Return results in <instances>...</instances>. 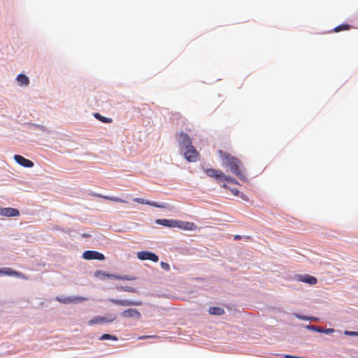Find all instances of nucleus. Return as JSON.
<instances>
[{"label":"nucleus","instance_id":"nucleus-1","mask_svg":"<svg viewBox=\"0 0 358 358\" xmlns=\"http://www.w3.org/2000/svg\"><path fill=\"white\" fill-rule=\"evenodd\" d=\"M218 153L224 166L229 168L241 180H247L243 165L239 159L222 150H219Z\"/></svg>","mask_w":358,"mask_h":358},{"label":"nucleus","instance_id":"nucleus-2","mask_svg":"<svg viewBox=\"0 0 358 358\" xmlns=\"http://www.w3.org/2000/svg\"><path fill=\"white\" fill-rule=\"evenodd\" d=\"M117 319L115 314H108L106 317L95 316L88 321V324L90 326L95 324H103L105 323H111Z\"/></svg>","mask_w":358,"mask_h":358},{"label":"nucleus","instance_id":"nucleus-3","mask_svg":"<svg viewBox=\"0 0 358 358\" xmlns=\"http://www.w3.org/2000/svg\"><path fill=\"white\" fill-rule=\"evenodd\" d=\"M185 150L184 157L187 162H195L197 161L199 153L193 145L185 149Z\"/></svg>","mask_w":358,"mask_h":358},{"label":"nucleus","instance_id":"nucleus-4","mask_svg":"<svg viewBox=\"0 0 358 358\" xmlns=\"http://www.w3.org/2000/svg\"><path fill=\"white\" fill-rule=\"evenodd\" d=\"M178 140L181 150H185L192 146V143L189 136L184 132L179 134Z\"/></svg>","mask_w":358,"mask_h":358},{"label":"nucleus","instance_id":"nucleus-5","mask_svg":"<svg viewBox=\"0 0 358 358\" xmlns=\"http://www.w3.org/2000/svg\"><path fill=\"white\" fill-rule=\"evenodd\" d=\"M109 301L113 304L121 306H138L142 305V302L141 301H131L116 299H110Z\"/></svg>","mask_w":358,"mask_h":358},{"label":"nucleus","instance_id":"nucleus-6","mask_svg":"<svg viewBox=\"0 0 358 358\" xmlns=\"http://www.w3.org/2000/svg\"><path fill=\"white\" fill-rule=\"evenodd\" d=\"M137 257L141 260H150L154 262H157L159 260V257L157 255L149 251H141L137 252Z\"/></svg>","mask_w":358,"mask_h":358},{"label":"nucleus","instance_id":"nucleus-7","mask_svg":"<svg viewBox=\"0 0 358 358\" xmlns=\"http://www.w3.org/2000/svg\"><path fill=\"white\" fill-rule=\"evenodd\" d=\"M176 227L185 231H196L198 228L194 222L178 220Z\"/></svg>","mask_w":358,"mask_h":358},{"label":"nucleus","instance_id":"nucleus-8","mask_svg":"<svg viewBox=\"0 0 358 358\" xmlns=\"http://www.w3.org/2000/svg\"><path fill=\"white\" fill-rule=\"evenodd\" d=\"M83 257L85 259H98V260H103L105 257L103 254L93 250H87L83 252Z\"/></svg>","mask_w":358,"mask_h":358},{"label":"nucleus","instance_id":"nucleus-9","mask_svg":"<svg viewBox=\"0 0 358 358\" xmlns=\"http://www.w3.org/2000/svg\"><path fill=\"white\" fill-rule=\"evenodd\" d=\"M121 316L124 318L134 317L137 320L141 319V313L134 308H129L125 310L121 313Z\"/></svg>","mask_w":358,"mask_h":358},{"label":"nucleus","instance_id":"nucleus-10","mask_svg":"<svg viewBox=\"0 0 358 358\" xmlns=\"http://www.w3.org/2000/svg\"><path fill=\"white\" fill-rule=\"evenodd\" d=\"M204 173L210 178H213L217 180H221L222 177H224V173L217 169H206Z\"/></svg>","mask_w":358,"mask_h":358},{"label":"nucleus","instance_id":"nucleus-11","mask_svg":"<svg viewBox=\"0 0 358 358\" xmlns=\"http://www.w3.org/2000/svg\"><path fill=\"white\" fill-rule=\"evenodd\" d=\"M57 300L62 303H77L79 302H83L86 300L85 298L82 296L77 297H57Z\"/></svg>","mask_w":358,"mask_h":358},{"label":"nucleus","instance_id":"nucleus-12","mask_svg":"<svg viewBox=\"0 0 358 358\" xmlns=\"http://www.w3.org/2000/svg\"><path fill=\"white\" fill-rule=\"evenodd\" d=\"M14 159L15 160V162L17 164H19L20 165H21L24 167L31 168V167L34 166L33 162L24 158V157H22L21 155H14Z\"/></svg>","mask_w":358,"mask_h":358},{"label":"nucleus","instance_id":"nucleus-13","mask_svg":"<svg viewBox=\"0 0 358 358\" xmlns=\"http://www.w3.org/2000/svg\"><path fill=\"white\" fill-rule=\"evenodd\" d=\"M0 215L6 217H17L20 215V211L13 208H0Z\"/></svg>","mask_w":358,"mask_h":358},{"label":"nucleus","instance_id":"nucleus-14","mask_svg":"<svg viewBox=\"0 0 358 358\" xmlns=\"http://www.w3.org/2000/svg\"><path fill=\"white\" fill-rule=\"evenodd\" d=\"M296 280H298L299 281L303 282L308 283L310 285H315L317 282V280L316 278H315L312 275H310L308 274L298 275L296 276Z\"/></svg>","mask_w":358,"mask_h":358},{"label":"nucleus","instance_id":"nucleus-15","mask_svg":"<svg viewBox=\"0 0 358 358\" xmlns=\"http://www.w3.org/2000/svg\"><path fill=\"white\" fill-rule=\"evenodd\" d=\"M156 223L164 227L175 228L177 224V220L158 219Z\"/></svg>","mask_w":358,"mask_h":358},{"label":"nucleus","instance_id":"nucleus-16","mask_svg":"<svg viewBox=\"0 0 358 358\" xmlns=\"http://www.w3.org/2000/svg\"><path fill=\"white\" fill-rule=\"evenodd\" d=\"M1 275H13L17 277H20V273L17 271H13L10 268H0V276Z\"/></svg>","mask_w":358,"mask_h":358},{"label":"nucleus","instance_id":"nucleus-17","mask_svg":"<svg viewBox=\"0 0 358 358\" xmlns=\"http://www.w3.org/2000/svg\"><path fill=\"white\" fill-rule=\"evenodd\" d=\"M93 195L96 196L97 197H101V198H103V199H105L107 200H110V201H115V202H120V203H127V201L120 199V198H118V197H116V196H103V195H101L99 194H94Z\"/></svg>","mask_w":358,"mask_h":358},{"label":"nucleus","instance_id":"nucleus-18","mask_svg":"<svg viewBox=\"0 0 358 358\" xmlns=\"http://www.w3.org/2000/svg\"><path fill=\"white\" fill-rule=\"evenodd\" d=\"M134 201L138 203L147 204V205H150V206H155V207H158V208L162 207V206L158 205L157 203H156L155 202H151L150 201H147L142 198H134Z\"/></svg>","mask_w":358,"mask_h":358},{"label":"nucleus","instance_id":"nucleus-19","mask_svg":"<svg viewBox=\"0 0 358 358\" xmlns=\"http://www.w3.org/2000/svg\"><path fill=\"white\" fill-rule=\"evenodd\" d=\"M94 275H95V277H96L97 278H99V279H104L105 278H114V277H115V275L108 274L106 272H105L103 271H101V270L96 271L94 273Z\"/></svg>","mask_w":358,"mask_h":358},{"label":"nucleus","instance_id":"nucleus-20","mask_svg":"<svg viewBox=\"0 0 358 358\" xmlns=\"http://www.w3.org/2000/svg\"><path fill=\"white\" fill-rule=\"evenodd\" d=\"M208 313L210 315H222L224 313V310L223 308L220 307H210L208 309Z\"/></svg>","mask_w":358,"mask_h":358},{"label":"nucleus","instance_id":"nucleus-21","mask_svg":"<svg viewBox=\"0 0 358 358\" xmlns=\"http://www.w3.org/2000/svg\"><path fill=\"white\" fill-rule=\"evenodd\" d=\"M17 80L21 85L27 86L29 83V80L24 74H20L17 77Z\"/></svg>","mask_w":358,"mask_h":358},{"label":"nucleus","instance_id":"nucleus-22","mask_svg":"<svg viewBox=\"0 0 358 358\" xmlns=\"http://www.w3.org/2000/svg\"><path fill=\"white\" fill-rule=\"evenodd\" d=\"M94 116L96 119L104 123H111L113 122L112 118L103 117L98 113H94Z\"/></svg>","mask_w":358,"mask_h":358},{"label":"nucleus","instance_id":"nucleus-23","mask_svg":"<svg viewBox=\"0 0 358 358\" xmlns=\"http://www.w3.org/2000/svg\"><path fill=\"white\" fill-rule=\"evenodd\" d=\"M99 340H101V341H103V340L117 341V337L115 336L108 334H104L99 338Z\"/></svg>","mask_w":358,"mask_h":358},{"label":"nucleus","instance_id":"nucleus-24","mask_svg":"<svg viewBox=\"0 0 358 358\" xmlns=\"http://www.w3.org/2000/svg\"><path fill=\"white\" fill-rule=\"evenodd\" d=\"M221 180L227 181V182H229L233 183V184H237V185L238 184V181L235 178H234L231 176H227L224 173V177H222Z\"/></svg>","mask_w":358,"mask_h":358},{"label":"nucleus","instance_id":"nucleus-25","mask_svg":"<svg viewBox=\"0 0 358 358\" xmlns=\"http://www.w3.org/2000/svg\"><path fill=\"white\" fill-rule=\"evenodd\" d=\"M119 290L124 291V292H132L136 293L137 292L136 289L130 286H123L118 288Z\"/></svg>","mask_w":358,"mask_h":358},{"label":"nucleus","instance_id":"nucleus-26","mask_svg":"<svg viewBox=\"0 0 358 358\" xmlns=\"http://www.w3.org/2000/svg\"><path fill=\"white\" fill-rule=\"evenodd\" d=\"M114 278L117 279V280H135L134 277L130 276V275L118 276V275H115Z\"/></svg>","mask_w":358,"mask_h":358},{"label":"nucleus","instance_id":"nucleus-27","mask_svg":"<svg viewBox=\"0 0 358 358\" xmlns=\"http://www.w3.org/2000/svg\"><path fill=\"white\" fill-rule=\"evenodd\" d=\"M350 29V25L344 24H340L337 26V32L344 31V30H348Z\"/></svg>","mask_w":358,"mask_h":358},{"label":"nucleus","instance_id":"nucleus-28","mask_svg":"<svg viewBox=\"0 0 358 358\" xmlns=\"http://www.w3.org/2000/svg\"><path fill=\"white\" fill-rule=\"evenodd\" d=\"M160 265H161V267L163 269H164L165 271H170V265L168 263L162 262L160 263Z\"/></svg>","mask_w":358,"mask_h":358},{"label":"nucleus","instance_id":"nucleus-29","mask_svg":"<svg viewBox=\"0 0 358 358\" xmlns=\"http://www.w3.org/2000/svg\"><path fill=\"white\" fill-rule=\"evenodd\" d=\"M34 126H35V127L39 129L40 130H41L43 131H45V132L48 131V129L43 125L36 124Z\"/></svg>","mask_w":358,"mask_h":358},{"label":"nucleus","instance_id":"nucleus-30","mask_svg":"<svg viewBox=\"0 0 358 358\" xmlns=\"http://www.w3.org/2000/svg\"><path fill=\"white\" fill-rule=\"evenodd\" d=\"M229 190L235 196H238L239 194V191L236 188H230Z\"/></svg>","mask_w":358,"mask_h":358},{"label":"nucleus","instance_id":"nucleus-31","mask_svg":"<svg viewBox=\"0 0 358 358\" xmlns=\"http://www.w3.org/2000/svg\"><path fill=\"white\" fill-rule=\"evenodd\" d=\"M345 334L346 335H349V336H358V332L357 331H345Z\"/></svg>","mask_w":358,"mask_h":358},{"label":"nucleus","instance_id":"nucleus-32","mask_svg":"<svg viewBox=\"0 0 358 358\" xmlns=\"http://www.w3.org/2000/svg\"><path fill=\"white\" fill-rule=\"evenodd\" d=\"M157 336L151 335V336H142L138 338L139 340H143L148 338H155Z\"/></svg>","mask_w":358,"mask_h":358},{"label":"nucleus","instance_id":"nucleus-33","mask_svg":"<svg viewBox=\"0 0 358 358\" xmlns=\"http://www.w3.org/2000/svg\"><path fill=\"white\" fill-rule=\"evenodd\" d=\"M310 328L318 331V332H323V329H322L321 327H317L315 326H312Z\"/></svg>","mask_w":358,"mask_h":358},{"label":"nucleus","instance_id":"nucleus-34","mask_svg":"<svg viewBox=\"0 0 358 358\" xmlns=\"http://www.w3.org/2000/svg\"><path fill=\"white\" fill-rule=\"evenodd\" d=\"M333 332H334V329H323V333H325V334H331V333H333Z\"/></svg>","mask_w":358,"mask_h":358},{"label":"nucleus","instance_id":"nucleus-35","mask_svg":"<svg viewBox=\"0 0 358 358\" xmlns=\"http://www.w3.org/2000/svg\"><path fill=\"white\" fill-rule=\"evenodd\" d=\"M241 238V236L240 235H236L234 236L235 240H240Z\"/></svg>","mask_w":358,"mask_h":358},{"label":"nucleus","instance_id":"nucleus-36","mask_svg":"<svg viewBox=\"0 0 358 358\" xmlns=\"http://www.w3.org/2000/svg\"><path fill=\"white\" fill-rule=\"evenodd\" d=\"M222 187L223 188H224V189H230V188L229 187V186H228L227 184H223V185H222Z\"/></svg>","mask_w":358,"mask_h":358},{"label":"nucleus","instance_id":"nucleus-37","mask_svg":"<svg viewBox=\"0 0 358 358\" xmlns=\"http://www.w3.org/2000/svg\"><path fill=\"white\" fill-rule=\"evenodd\" d=\"M83 236H85V237H88L90 235H89V234H84Z\"/></svg>","mask_w":358,"mask_h":358}]
</instances>
